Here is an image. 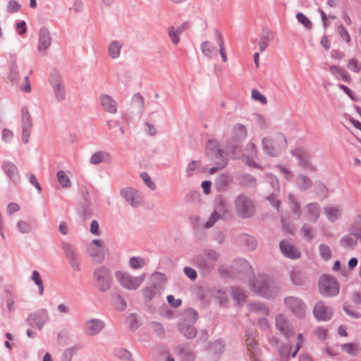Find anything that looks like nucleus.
Masks as SVG:
<instances>
[{
  "mask_svg": "<svg viewBox=\"0 0 361 361\" xmlns=\"http://www.w3.org/2000/svg\"><path fill=\"white\" fill-rule=\"evenodd\" d=\"M250 287L252 291L264 298H274L278 293L279 288L268 276L259 274L250 281Z\"/></svg>",
  "mask_w": 361,
  "mask_h": 361,
  "instance_id": "f257e3e1",
  "label": "nucleus"
},
{
  "mask_svg": "<svg viewBox=\"0 0 361 361\" xmlns=\"http://www.w3.org/2000/svg\"><path fill=\"white\" fill-rule=\"evenodd\" d=\"M233 209L239 219H247L255 216L257 207L254 200L249 195L241 193L234 199Z\"/></svg>",
  "mask_w": 361,
  "mask_h": 361,
  "instance_id": "f03ea898",
  "label": "nucleus"
},
{
  "mask_svg": "<svg viewBox=\"0 0 361 361\" xmlns=\"http://www.w3.org/2000/svg\"><path fill=\"white\" fill-rule=\"evenodd\" d=\"M264 152L271 157H276L287 147V140L283 134L276 135L274 138L264 137L262 141Z\"/></svg>",
  "mask_w": 361,
  "mask_h": 361,
  "instance_id": "7ed1b4c3",
  "label": "nucleus"
},
{
  "mask_svg": "<svg viewBox=\"0 0 361 361\" xmlns=\"http://www.w3.org/2000/svg\"><path fill=\"white\" fill-rule=\"evenodd\" d=\"M151 280L152 284L142 289V295L147 303H150L154 298L161 296L166 279L164 274L156 272L152 275Z\"/></svg>",
  "mask_w": 361,
  "mask_h": 361,
  "instance_id": "20e7f679",
  "label": "nucleus"
},
{
  "mask_svg": "<svg viewBox=\"0 0 361 361\" xmlns=\"http://www.w3.org/2000/svg\"><path fill=\"white\" fill-rule=\"evenodd\" d=\"M93 280L95 288L99 292L108 291L112 286L113 277L111 270L106 266L97 267L93 272Z\"/></svg>",
  "mask_w": 361,
  "mask_h": 361,
  "instance_id": "39448f33",
  "label": "nucleus"
},
{
  "mask_svg": "<svg viewBox=\"0 0 361 361\" xmlns=\"http://www.w3.org/2000/svg\"><path fill=\"white\" fill-rule=\"evenodd\" d=\"M290 154L297 160V165L310 172H316L317 169L312 162V155L305 147H297L290 150Z\"/></svg>",
  "mask_w": 361,
  "mask_h": 361,
  "instance_id": "423d86ee",
  "label": "nucleus"
},
{
  "mask_svg": "<svg viewBox=\"0 0 361 361\" xmlns=\"http://www.w3.org/2000/svg\"><path fill=\"white\" fill-rule=\"evenodd\" d=\"M61 248L71 269L75 271H79L81 269V259L78 248L74 245L65 241L61 243Z\"/></svg>",
  "mask_w": 361,
  "mask_h": 361,
  "instance_id": "0eeeda50",
  "label": "nucleus"
},
{
  "mask_svg": "<svg viewBox=\"0 0 361 361\" xmlns=\"http://www.w3.org/2000/svg\"><path fill=\"white\" fill-rule=\"evenodd\" d=\"M115 277L121 286L128 290H136L143 282L145 274L139 276H133L126 272L117 271Z\"/></svg>",
  "mask_w": 361,
  "mask_h": 361,
  "instance_id": "6e6552de",
  "label": "nucleus"
},
{
  "mask_svg": "<svg viewBox=\"0 0 361 361\" xmlns=\"http://www.w3.org/2000/svg\"><path fill=\"white\" fill-rule=\"evenodd\" d=\"M319 288L320 293L324 297H333L338 294L339 284L331 276L324 275L319 280Z\"/></svg>",
  "mask_w": 361,
  "mask_h": 361,
  "instance_id": "1a4fd4ad",
  "label": "nucleus"
},
{
  "mask_svg": "<svg viewBox=\"0 0 361 361\" xmlns=\"http://www.w3.org/2000/svg\"><path fill=\"white\" fill-rule=\"evenodd\" d=\"M284 304L294 316L299 319L305 318L307 305L301 298L295 296H287L284 298Z\"/></svg>",
  "mask_w": 361,
  "mask_h": 361,
  "instance_id": "9d476101",
  "label": "nucleus"
},
{
  "mask_svg": "<svg viewBox=\"0 0 361 361\" xmlns=\"http://www.w3.org/2000/svg\"><path fill=\"white\" fill-rule=\"evenodd\" d=\"M87 251L92 260L100 264L104 260L106 250L104 242L100 239H94L87 245Z\"/></svg>",
  "mask_w": 361,
  "mask_h": 361,
  "instance_id": "9b49d317",
  "label": "nucleus"
},
{
  "mask_svg": "<svg viewBox=\"0 0 361 361\" xmlns=\"http://www.w3.org/2000/svg\"><path fill=\"white\" fill-rule=\"evenodd\" d=\"M33 121L31 114L27 106H23L21 109V128H22V142L27 144L29 142Z\"/></svg>",
  "mask_w": 361,
  "mask_h": 361,
  "instance_id": "f8f14e48",
  "label": "nucleus"
},
{
  "mask_svg": "<svg viewBox=\"0 0 361 361\" xmlns=\"http://www.w3.org/2000/svg\"><path fill=\"white\" fill-rule=\"evenodd\" d=\"M106 323L99 318L87 319L84 322L83 332L86 336H95L99 334L105 328Z\"/></svg>",
  "mask_w": 361,
  "mask_h": 361,
  "instance_id": "ddd939ff",
  "label": "nucleus"
},
{
  "mask_svg": "<svg viewBox=\"0 0 361 361\" xmlns=\"http://www.w3.org/2000/svg\"><path fill=\"white\" fill-rule=\"evenodd\" d=\"M49 319V314L46 309H40L29 314L27 323L31 327L42 329L44 325Z\"/></svg>",
  "mask_w": 361,
  "mask_h": 361,
  "instance_id": "4468645a",
  "label": "nucleus"
},
{
  "mask_svg": "<svg viewBox=\"0 0 361 361\" xmlns=\"http://www.w3.org/2000/svg\"><path fill=\"white\" fill-rule=\"evenodd\" d=\"M50 83L54 90V95L58 102H62L66 99V90L61 77L57 73L51 74Z\"/></svg>",
  "mask_w": 361,
  "mask_h": 361,
  "instance_id": "2eb2a0df",
  "label": "nucleus"
},
{
  "mask_svg": "<svg viewBox=\"0 0 361 361\" xmlns=\"http://www.w3.org/2000/svg\"><path fill=\"white\" fill-rule=\"evenodd\" d=\"M276 327L287 338L294 335V330L286 316L280 314L276 317Z\"/></svg>",
  "mask_w": 361,
  "mask_h": 361,
  "instance_id": "dca6fc26",
  "label": "nucleus"
},
{
  "mask_svg": "<svg viewBox=\"0 0 361 361\" xmlns=\"http://www.w3.org/2000/svg\"><path fill=\"white\" fill-rule=\"evenodd\" d=\"M120 195L133 207H137L141 202V195L140 192L132 188H125L121 189Z\"/></svg>",
  "mask_w": 361,
  "mask_h": 361,
  "instance_id": "f3484780",
  "label": "nucleus"
},
{
  "mask_svg": "<svg viewBox=\"0 0 361 361\" xmlns=\"http://www.w3.org/2000/svg\"><path fill=\"white\" fill-rule=\"evenodd\" d=\"M214 212L216 213L219 218L223 220H230L233 216L226 199L223 197L219 198L216 201Z\"/></svg>",
  "mask_w": 361,
  "mask_h": 361,
  "instance_id": "a211bd4d",
  "label": "nucleus"
},
{
  "mask_svg": "<svg viewBox=\"0 0 361 361\" xmlns=\"http://www.w3.org/2000/svg\"><path fill=\"white\" fill-rule=\"evenodd\" d=\"M1 169L9 178V180L14 184H18L20 183V175L16 164L10 161H6L1 165Z\"/></svg>",
  "mask_w": 361,
  "mask_h": 361,
  "instance_id": "6ab92c4d",
  "label": "nucleus"
},
{
  "mask_svg": "<svg viewBox=\"0 0 361 361\" xmlns=\"http://www.w3.org/2000/svg\"><path fill=\"white\" fill-rule=\"evenodd\" d=\"M313 314L319 321H328L331 318L333 312L323 302H318L314 307Z\"/></svg>",
  "mask_w": 361,
  "mask_h": 361,
  "instance_id": "aec40b11",
  "label": "nucleus"
},
{
  "mask_svg": "<svg viewBox=\"0 0 361 361\" xmlns=\"http://www.w3.org/2000/svg\"><path fill=\"white\" fill-rule=\"evenodd\" d=\"M51 37L49 30L45 27H42L39 31L38 47L39 52H45L51 46Z\"/></svg>",
  "mask_w": 361,
  "mask_h": 361,
  "instance_id": "412c9836",
  "label": "nucleus"
},
{
  "mask_svg": "<svg viewBox=\"0 0 361 361\" xmlns=\"http://www.w3.org/2000/svg\"><path fill=\"white\" fill-rule=\"evenodd\" d=\"M279 247L282 254L287 258L296 259L300 257V251L287 240H281Z\"/></svg>",
  "mask_w": 361,
  "mask_h": 361,
  "instance_id": "4be33fe9",
  "label": "nucleus"
},
{
  "mask_svg": "<svg viewBox=\"0 0 361 361\" xmlns=\"http://www.w3.org/2000/svg\"><path fill=\"white\" fill-rule=\"evenodd\" d=\"M207 352L212 360L217 361L224 352V343L223 341L218 339L214 342L209 343L207 346Z\"/></svg>",
  "mask_w": 361,
  "mask_h": 361,
  "instance_id": "5701e85b",
  "label": "nucleus"
},
{
  "mask_svg": "<svg viewBox=\"0 0 361 361\" xmlns=\"http://www.w3.org/2000/svg\"><path fill=\"white\" fill-rule=\"evenodd\" d=\"M101 106L104 111L115 114L117 113L118 103L110 95L107 94H102L99 97Z\"/></svg>",
  "mask_w": 361,
  "mask_h": 361,
  "instance_id": "b1692460",
  "label": "nucleus"
},
{
  "mask_svg": "<svg viewBox=\"0 0 361 361\" xmlns=\"http://www.w3.org/2000/svg\"><path fill=\"white\" fill-rule=\"evenodd\" d=\"M207 155L212 159H219L221 158H226L224 155V152L219 149V145L216 140L209 139L207 143Z\"/></svg>",
  "mask_w": 361,
  "mask_h": 361,
  "instance_id": "393cba45",
  "label": "nucleus"
},
{
  "mask_svg": "<svg viewBox=\"0 0 361 361\" xmlns=\"http://www.w3.org/2000/svg\"><path fill=\"white\" fill-rule=\"evenodd\" d=\"M176 351L183 361H193L195 358L194 349L188 343L178 345Z\"/></svg>",
  "mask_w": 361,
  "mask_h": 361,
  "instance_id": "a878e982",
  "label": "nucleus"
},
{
  "mask_svg": "<svg viewBox=\"0 0 361 361\" xmlns=\"http://www.w3.org/2000/svg\"><path fill=\"white\" fill-rule=\"evenodd\" d=\"M194 262L199 269L204 274H209L215 267L213 262H211L206 257L197 255L194 259Z\"/></svg>",
  "mask_w": 361,
  "mask_h": 361,
  "instance_id": "bb28decb",
  "label": "nucleus"
},
{
  "mask_svg": "<svg viewBox=\"0 0 361 361\" xmlns=\"http://www.w3.org/2000/svg\"><path fill=\"white\" fill-rule=\"evenodd\" d=\"M178 329L180 333L187 339H192L197 336V329L194 324H190L187 322H179Z\"/></svg>",
  "mask_w": 361,
  "mask_h": 361,
  "instance_id": "cd10ccee",
  "label": "nucleus"
},
{
  "mask_svg": "<svg viewBox=\"0 0 361 361\" xmlns=\"http://www.w3.org/2000/svg\"><path fill=\"white\" fill-rule=\"evenodd\" d=\"M320 215L319 207L317 203L312 202L306 206L305 217L312 223H315Z\"/></svg>",
  "mask_w": 361,
  "mask_h": 361,
  "instance_id": "c85d7f7f",
  "label": "nucleus"
},
{
  "mask_svg": "<svg viewBox=\"0 0 361 361\" xmlns=\"http://www.w3.org/2000/svg\"><path fill=\"white\" fill-rule=\"evenodd\" d=\"M112 161V157L110 153L105 151H98L92 154L90 162L92 164L97 165L102 162L111 163Z\"/></svg>",
  "mask_w": 361,
  "mask_h": 361,
  "instance_id": "c756f323",
  "label": "nucleus"
},
{
  "mask_svg": "<svg viewBox=\"0 0 361 361\" xmlns=\"http://www.w3.org/2000/svg\"><path fill=\"white\" fill-rule=\"evenodd\" d=\"M295 184L298 190L302 192L307 191L312 187V181L310 178L303 173L297 175Z\"/></svg>",
  "mask_w": 361,
  "mask_h": 361,
  "instance_id": "7c9ffc66",
  "label": "nucleus"
},
{
  "mask_svg": "<svg viewBox=\"0 0 361 361\" xmlns=\"http://www.w3.org/2000/svg\"><path fill=\"white\" fill-rule=\"evenodd\" d=\"M329 71L338 80H343L346 82H349L350 81V76L342 67L331 66L329 67Z\"/></svg>",
  "mask_w": 361,
  "mask_h": 361,
  "instance_id": "2f4dec72",
  "label": "nucleus"
},
{
  "mask_svg": "<svg viewBox=\"0 0 361 361\" xmlns=\"http://www.w3.org/2000/svg\"><path fill=\"white\" fill-rule=\"evenodd\" d=\"M324 213L331 222H335L342 214V209L338 206H330L324 208Z\"/></svg>",
  "mask_w": 361,
  "mask_h": 361,
  "instance_id": "473e14b6",
  "label": "nucleus"
},
{
  "mask_svg": "<svg viewBox=\"0 0 361 361\" xmlns=\"http://www.w3.org/2000/svg\"><path fill=\"white\" fill-rule=\"evenodd\" d=\"M231 181V176L228 174L222 173L216 177L215 180V186L219 190L224 191L227 189Z\"/></svg>",
  "mask_w": 361,
  "mask_h": 361,
  "instance_id": "72a5a7b5",
  "label": "nucleus"
},
{
  "mask_svg": "<svg viewBox=\"0 0 361 361\" xmlns=\"http://www.w3.org/2000/svg\"><path fill=\"white\" fill-rule=\"evenodd\" d=\"M200 49L202 54L209 59L217 56L216 48L214 44L209 41L202 42L200 45Z\"/></svg>",
  "mask_w": 361,
  "mask_h": 361,
  "instance_id": "f704fd0d",
  "label": "nucleus"
},
{
  "mask_svg": "<svg viewBox=\"0 0 361 361\" xmlns=\"http://www.w3.org/2000/svg\"><path fill=\"white\" fill-rule=\"evenodd\" d=\"M122 47L123 43L121 42L118 40L112 41L108 48V54L109 56L113 59H118L120 56Z\"/></svg>",
  "mask_w": 361,
  "mask_h": 361,
  "instance_id": "c9c22d12",
  "label": "nucleus"
},
{
  "mask_svg": "<svg viewBox=\"0 0 361 361\" xmlns=\"http://www.w3.org/2000/svg\"><path fill=\"white\" fill-rule=\"evenodd\" d=\"M247 137V130L243 124L238 123L233 128V138L238 142L245 139Z\"/></svg>",
  "mask_w": 361,
  "mask_h": 361,
  "instance_id": "e433bc0d",
  "label": "nucleus"
},
{
  "mask_svg": "<svg viewBox=\"0 0 361 361\" xmlns=\"http://www.w3.org/2000/svg\"><path fill=\"white\" fill-rule=\"evenodd\" d=\"M238 240L240 243L244 245L247 250H253L256 247V240L254 237L248 235V234H241L238 237Z\"/></svg>",
  "mask_w": 361,
  "mask_h": 361,
  "instance_id": "4c0bfd02",
  "label": "nucleus"
},
{
  "mask_svg": "<svg viewBox=\"0 0 361 361\" xmlns=\"http://www.w3.org/2000/svg\"><path fill=\"white\" fill-rule=\"evenodd\" d=\"M80 217L83 220H87L94 215V209L92 208V202H83L79 212Z\"/></svg>",
  "mask_w": 361,
  "mask_h": 361,
  "instance_id": "58836bf2",
  "label": "nucleus"
},
{
  "mask_svg": "<svg viewBox=\"0 0 361 361\" xmlns=\"http://www.w3.org/2000/svg\"><path fill=\"white\" fill-rule=\"evenodd\" d=\"M271 40V31L269 29H263L258 42L260 52H263L266 49Z\"/></svg>",
  "mask_w": 361,
  "mask_h": 361,
  "instance_id": "ea45409f",
  "label": "nucleus"
},
{
  "mask_svg": "<svg viewBox=\"0 0 361 361\" xmlns=\"http://www.w3.org/2000/svg\"><path fill=\"white\" fill-rule=\"evenodd\" d=\"M231 295L233 300L240 305L245 302L247 297L244 290L236 286L232 287Z\"/></svg>",
  "mask_w": 361,
  "mask_h": 361,
  "instance_id": "a19ab883",
  "label": "nucleus"
},
{
  "mask_svg": "<svg viewBox=\"0 0 361 361\" xmlns=\"http://www.w3.org/2000/svg\"><path fill=\"white\" fill-rule=\"evenodd\" d=\"M198 314L196 310L188 308L183 314V320L180 322H187L190 324H194L197 319Z\"/></svg>",
  "mask_w": 361,
  "mask_h": 361,
  "instance_id": "79ce46f5",
  "label": "nucleus"
},
{
  "mask_svg": "<svg viewBox=\"0 0 361 361\" xmlns=\"http://www.w3.org/2000/svg\"><path fill=\"white\" fill-rule=\"evenodd\" d=\"M341 350L350 355H356L361 350V348L358 343H347L341 345Z\"/></svg>",
  "mask_w": 361,
  "mask_h": 361,
  "instance_id": "37998d69",
  "label": "nucleus"
},
{
  "mask_svg": "<svg viewBox=\"0 0 361 361\" xmlns=\"http://www.w3.org/2000/svg\"><path fill=\"white\" fill-rule=\"evenodd\" d=\"M35 221L20 220L16 224L18 231L21 233H28L34 228Z\"/></svg>",
  "mask_w": 361,
  "mask_h": 361,
  "instance_id": "c03bdc74",
  "label": "nucleus"
},
{
  "mask_svg": "<svg viewBox=\"0 0 361 361\" xmlns=\"http://www.w3.org/2000/svg\"><path fill=\"white\" fill-rule=\"evenodd\" d=\"M132 103L134 108L136 109L137 114H142L145 108V100L142 96L139 93L133 95Z\"/></svg>",
  "mask_w": 361,
  "mask_h": 361,
  "instance_id": "a18cd8bd",
  "label": "nucleus"
},
{
  "mask_svg": "<svg viewBox=\"0 0 361 361\" xmlns=\"http://www.w3.org/2000/svg\"><path fill=\"white\" fill-rule=\"evenodd\" d=\"M113 354L118 359L127 361H133V356L131 353L125 348H116L114 349Z\"/></svg>",
  "mask_w": 361,
  "mask_h": 361,
  "instance_id": "49530a36",
  "label": "nucleus"
},
{
  "mask_svg": "<svg viewBox=\"0 0 361 361\" xmlns=\"http://www.w3.org/2000/svg\"><path fill=\"white\" fill-rule=\"evenodd\" d=\"M292 282L296 286H302L305 283V276L301 271L294 269L290 273Z\"/></svg>",
  "mask_w": 361,
  "mask_h": 361,
  "instance_id": "de8ad7c7",
  "label": "nucleus"
},
{
  "mask_svg": "<svg viewBox=\"0 0 361 361\" xmlns=\"http://www.w3.org/2000/svg\"><path fill=\"white\" fill-rule=\"evenodd\" d=\"M215 37H216V42L219 44V53L221 54L222 60L224 62H226L227 56H226V51H225L224 39H223L221 34L217 30H215Z\"/></svg>",
  "mask_w": 361,
  "mask_h": 361,
  "instance_id": "09e8293b",
  "label": "nucleus"
},
{
  "mask_svg": "<svg viewBox=\"0 0 361 361\" xmlns=\"http://www.w3.org/2000/svg\"><path fill=\"white\" fill-rule=\"evenodd\" d=\"M288 200L290 202V204L291 205V209L293 214H295L297 216V218H300L301 216V209H300V205L299 202H298L295 197L292 195H288Z\"/></svg>",
  "mask_w": 361,
  "mask_h": 361,
  "instance_id": "8fccbe9b",
  "label": "nucleus"
},
{
  "mask_svg": "<svg viewBox=\"0 0 361 361\" xmlns=\"http://www.w3.org/2000/svg\"><path fill=\"white\" fill-rule=\"evenodd\" d=\"M340 245L345 249L353 250L357 245V241L350 235H345L340 240Z\"/></svg>",
  "mask_w": 361,
  "mask_h": 361,
  "instance_id": "3c124183",
  "label": "nucleus"
},
{
  "mask_svg": "<svg viewBox=\"0 0 361 361\" xmlns=\"http://www.w3.org/2000/svg\"><path fill=\"white\" fill-rule=\"evenodd\" d=\"M56 176H57V180H58L59 184L63 188H70L71 187V183L70 178L63 171H62V170L59 171L57 172Z\"/></svg>",
  "mask_w": 361,
  "mask_h": 361,
  "instance_id": "603ef678",
  "label": "nucleus"
},
{
  "mask_svg": "<svg viewBox=\"0 0 361 361\" xmlns=\"http://www.w3.org/2000/svg\"><path fill=\"white\" fill-rule=\"evenodd\" d=\"M202 163L200 161L192 160L190 161L186 168V175L188 177L192 176L201 167Z\"/></svg>",
  "mask_w": 361,
  "mask_h": 361,
  "instance_id": "864d4df0",
  "label": "nucleus"
},
{
  "mask_svg": "<svg viewBox=\"0 0 361 361\" xmlns=\"http://www.w3.org/2000/svg\"><path fill=\"white\" fill-rule=\"evenodd\" d=\"M233 267L239 272L248 271L251 269V267L249 263L243 259H238L235 260Z\"/></svg>",
  "mask_w": 361,
  "mask_h": 361,
  "instance_id": "5fc2aeb1",
  "label": "nucleus"
},
{
  "mask_svg": "<svg viewBox=\"0 0 361 361\" xmlns=\"http://www.w3.org/2000/svg\"><path fill=\"white\" fill-rule=\"evenodd\" d=\"M241 184L247 188H253L257 185V180L250 174H243L241 176Z\"/></svg>",
  "mask_w": 361,
  "mask_h": 361,
  "instance_id": "6e6d98bb",
  "label": "nucleus"
},
{
  "mask_svg": "<svg viewBox=\"0 0 361 361\" xmlns=\"http://www.w3.org/2000/svg\"><path fill=\"white\" fill-rule=\"evenodd\" d=\"M80 348V346L78 345L66 348L61 356V361H71L74 352L78 350Z\"/></svg>",
  "mask_w": 361,
  "mask_h": 361,
  "instance_id": "4d7b16f0",
  "label": "nucleus"
},
{
  "mask_svg": "<svg viewBox=\"0 0 361 361\" xmlns=\"http://www.w3.org/2000/svg\"><path fill=\"white\" fill-rule=\"evenodd\" d=\"M31 279L35 282V283L37 286L39 290V294L41 295L44 292V285L43 282L41 279L40 274L38 271H33L32 273Z\"/></svg>",
  "mask_w": 361,
  "mask_h": 361,
  "instance_id": "13d9d810",
  "label": "nucleus"
},
{
  "mask_svg": "<svg viewBox=\"0 0 361 361\" xmlns=\"http://www.w3.org/2000/svg\"><path fill=\"white\" fill-rule=\"evenodd\" d=\"M312 228L308 224H304L300 229V235L302 238L307 241H310L314 238L312 233Z\"/></svg>",
  "mask_w": 361,
  "mask_h": 361,
  "instance_id": "bf43d9fd",
  "label": "nucleus"
},
{
  "mask_svg": "<svg viewBox=\"0 0 361 361\" xmlns=\"http://www.w3.org/2000/svg\"><path fill=\"white\" fill-rule=\"evenodd\" d=\"M255 332L250 331L247 334V338L245 339V343L247 345V347L250 351L253 353L255 350L256 346H257V342L255 340Z\"/></svg>",
  "mask_w": 361,
  "mask_h": 361,
  "instance_id": "052dcab7",
  "label": "nucleus"
},
{
  "mask_svg": "<svg viewBox=\"0 0 361 361\" xmlns=\"http://www.w3.org/2000/svg\"><path fill=\"white\" fill-rule=\"evenodd\" d=\"M213 160H214V163L216 164V166L212 167L211 169H209V173H212V174H213V173H216L217 171L224 168L227 165V163H228V160L226 158H221L219 159H213Z\"/></svg>",
  "mask_w": 361,
  "mask_h": 361,
  "instance_id": "680f3d73",
  "label": "nucleus"
},
{
  "mask_svg": "<svg viewBox=\"0 0 361 361\" xmlns=\"http://www.w3.org/2000/svg\"><path fill=\"white\" fill-rule=\"evenodd\" d=\"M291 345H281L279 349L281 361H288Z\"/></svg>",
  "mask_w": 361,
  "mask_h": 361,
  "instance_id": "e2e57ef3",
  "label": "nucleus"
},
{
  "mask_svg": "<svg viewBox=\"0 0 361 361\" xmlns=\"http://www.w3.org/2000/svg\"><path fill=\"white\" fill-rule=\"evenodd\" d=\"M129 265L133 269L142 268L145 265V259L141 257H133L129 259Z\"/></svg>",
  "mask_w": 361,
  "mask_h": 361,
  "instance_id": "0e129e2a",
  "label": "nucleus"
},
{
  "mask_svg": "<svg viewBox=\"0 0 361 361\" xmlns=\"http://www.w3.org/2000/svg\"><path fill=\"white\" fill-rule=\"evenodd\" d=\"M319 255L322 259H324L325 260H329L331 259V257L332 256L331 250L329 246H328L327 245L324 244V243L319 245Z\"/></svg>",
  "mask_w": 361,
  "mask_h": 361,
  "instance_id": "69168bd1",
  "label": "nucleus"
},
{
  "mask_svg": "<svg viewBox=\"0 0 361 361\" xmlns=\"http://www.w3.org/2000/svg\"><path fill=\"white\" fill-rule=\"evenodd\" d=\"M202 256L206 257L208 259L210 260L211 262H213L214 264L219 260V253L216 250L212 249H207L204 251Z\"/></svg>",
  "mask_w": 361,
  "mask_h": 361,
  "instance_id": "338daca9",
  "label": "nucleus"
},
{
  "mask_svg": "<svg viewBox=\"0 0 361 361\" xmlns=\"http://www.w3.org/2000/svg\"><path fill=\"white\" fill-rule=\"evenodd\" d=\"M114 304L116 309L118 311H124L127 307L125 299L119 294L116 295Z\"/></svg>",
  "mask_w": 361,
  "mask_h": 361,
  "instance_id": "774afa93",
  "label": "nucleus"
}]
</instances>
